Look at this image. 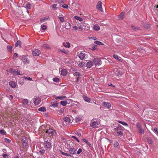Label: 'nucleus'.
Wrapping results in <instances>:
<instances>
[{"mask_svg":"<svg viewBox=\"0 0 158 158\" xmlns=\"http://www.w3.org/2000/svg\"><path fill=\"white\" fill-rule=\"evenodd\" d=\"M41 101V99L39 98H37L35 99L34 101V103L35 105H38L40 104Z\"/></svg>","mask_w":158,"mask_h":158,"instance_id":"16","label":"nucleus"},{"mask_svg":"<svg viewBox=\"0 0 158 158\" xmlns=\"http://www.w3.org/2000/svg\"><path fill=\"white\" fill-rule=\"evenodd\" d=\"M4 140L6 142L8 143H10L11 142V140H10L9 139H8L7 138H5L4 139Z\"/></svg>","mask_w":158,"mask_h":158,"instance_id":"53","label":"nucleus"},{"mask_svg":"<svg viewBox=\"0 0 158 158\" xmlns=\"http://www.w3.org/2000/svg\"><path fill=\"white\" fill-rule=\"evenodd\" d=\"M23 77L24 79H27L28 81H32V79L31 78H30V77H29L24 76V77Z\"/></svg>","mask_w":158,"mask_h":158,"instance_id":"43","label":"nucleus"},{"mask_svg":"<svg viewBox=\"0 0 158 158\" xmlns=\"http://www.w3.org/2000/svg\"><path fill=\"white\" fill-rule=\"evenodd\" d=\"M94 29L96 31H98L100 30V27L98 25L95 24L94 26Z\"/></svg>","mask_w":158,"mask_h":158,"instance_id":"24","label":"nucleus"},{"mask_svg":"<svg viewBox=\"0 0 158 158\" xmlns=\"http://www.w3.org/2000/svg\"><path fill=\"white\" fill-rule=\"evenodd\" d=\"M124 13L123 12H122L120 15H119L118 18L119 19H123Z\"/></svg>","mask_w":158,"mask_h":158,"instance_id":"25","label":"nucleus"},{"mask_svg":"<svg viewBox=\"0 0 158 158\" xmlns=\"http://www.w3.org/2000/svg\"><path fill=\"white\" fill-rule=\"evenodd\" d=\"M113 56L115 59L119 61H122L121 59L118 57L117 55H114Z\"/></svg>","mask_w":158,"mask_h":158,"instance_id":"33","label":"nucleus"},{"mask_svg":"<svg viewBox=\"0 0 158 158\" xmlns=\"http://www.w3.org/2000/svg\"><path fill=\"white\" fill-rule=\"evenodd\" d=\"M45 148L47 150H50L51 149L52 146L51 143L48 141H45L44 142V144Z\"/></svg>","mask_w":158,"mask_h":158,"instance_id":"5","label":"nucleus"},{"mask_svg":"<svg viewBox=\"0 0 158 158\" xmlns=\"http://www.w3.org/2000/svg\"><path fill=\"white\" fill-rule=\"evenodd\" d=\"M147 141L148 143L150 144H152L153 143L152 139L150 137H148L147 138Z\"/></svg>","mask_w":158,"mask_h":158,"instance_id":"29","label":"nucleus"},{"mask_svg":"<svg viewBox=\"0 0 158 158\" xmlns=\"http://www.w3.org/2000/svg\"><path fill=\"white\" fill-rule=\"evenodd\" d=\"M100 123L98 121H92L90 123V126L93 128H97L99 127Z\"/></svg>","mask_w":158,"mask_h":158,"instance_id":"4","label":"nucleus"},{"mask_svg":"<svg viewBox=\"0 0 158 158\" xmlns=\"http://www.w3.org/2000/svg\"><path fill=\"white\" fill-rule=\"evenodd\" d=\"M74 18L76 19H77V20H79L80 21H82V20H83L81 18H80V17L77 16H75L74 17Z\"/></svg>","mask_w":158,"mask_h":158,"instance_id":"41","label":"nucleus"},{"mask_svg":"<svg viewBox=\"0 0 158 158\" xmlns=\"http://www.w3.org/2000/svg\"><path fill=\"white\" fill-rule=\"evenodd\" d=\"M0 134L2 135H5L6 134V132L4 130H0Z\"/></svg>","mask_w":158,"mask_h":158,"instance_id":"38","label":"nucleus"},{"mask_svg":"<svg viewBox=\"0 0 158 158\" xmlns=\"http://www.w3.org/2000/svg\"><path fill=\"white\" fill-rule=\"evenodd\" d=\"M85 56H86L87 57L88 56L86 54L83 52L80 53L78 56L79 57L81 60H84L85 57Z\"/></svg>","mask_w":158,"mask_h":158,"instance_id":"9","label":"nucleus"},{"mask_svg":"<svg viewBox=\"0 0 158 158\" xmlns=\"http://www.w3.org/2000/svg\"><path fill=\"white\" fill-rule=\"evenodd\" d=\"M64 112V110L61 109L59 110V112L61 113H62Z\"/></svg>","mask_w":158,"mask_h":158,"instance_id":"60","label":"nucleus"},{"mask_svg":"<svg viewBox=\"0 0 158 158\" xmlns=\"http://www.w3.org/2000/svg\"><path fill=\"white\" fill-rule=\"evenodd\" d=\"M114 146L115 148H118V143L117 142H115L114 144Z\"/></svg>","mask_w":158,"mask_h":158,"instance_id":"44","label":"nucleus"},{"mask_svg":"<svg viewBox=\"0 0 158 158\" xmlns=\"http://www.w3.org/2000/svg\"><path fill=\"white\" fill-rule=\"evenodd\" d=\"M78 28V27L76 26H75L73 27V28L75 30H77Z\"/></svg>","mask_w":158,"mask_h":158,"instance_id":"61","label":"nucleus"},{"mask_svg":"<svg viewBox=\"0 0 158 158\" xmlns=\"http://www.w3.org/2000/svg\"><path fill=\"white\" fill-rule=\"evenodd\" d=\"M114 73L118 76H121L122 74V72L120 69H114Z\"/></svg>","mask_w":158,"mask_h":158,"instance_id":"7","label":"nucleus"},{"mask_svg":"<svg viewBox=\"0 0 158 158\" xmlns=\"http://www.w3.org/2000/svg\"><path fill=\"white\" fill-rule=\"evenodd\" d=\"M42 47L44 49H48L50 48L49 46L47 44H44L42 45Z\"/></svg>","mask_w":158,"mask_h":158,"instance_id":"28","label":"nucleus"},{"mask_svg":"<svg viewBox=\"0 0 158 158\" xmlns=\"http://www.w3.org/2000/svg\"><path fill=\"white\" fill-rule=\"evenodd\" d=\"M39 111L44 112L46 110V109L44 107H42L38 109Z\"/></svg>","mask_w":158,"mask_h":158,"instance_id":"30","label":"nucleus"},{"mask_svg":"<svg viewBox=\"0 0 158 158\" xmlns=\"http://www.w3.org/2000/svg\"><path fill=\"white\" fill-rule=\"evenodd\" d=\"M85 25L86 24H85V26L81 25L79 26V28L80 29L84 30H89V27H87V29H85Z\"/></svg>","mask_w":158,"mask_h":158,"instance_id":"21","label":"nucleus"},{"mask_svg":"<svg viewBox=\"0 0 158 158\" xmlns=\"http://www.w3.org/2000/svg\"><path fill=\"white\" fill-rule=\"evenodd\" d=\"M3 157H4V158H8V157H6V156H8V155L6 154H4L3 155H2Z\"/></svg>","mask_w":158,"mask_h":158,"instance_id":"57","label":"nucleus"},{"mask_svg":"<svg viewBox=\"0 0 158 158\" xmlns=\"http://www.w3.org/2000/svg\"><path fill=\"white\" fill-rule=\"evenodd\" d=\"M47 19L46 18H41L40 19V22L41 23L44 22L46 21V20Z\"/></svg>","mask_w":158,"mask_h":158,"instance_id":"36","label":"nucleus"},{"mask_svg":"<svg viewBox=\"0 0 158 158\" xmlns=\"http://www.w3.org/2000/svg\"><path fill=\"white\" fill-rule=\"evenodd\" d=\"M82 151V149L81 148H79L77 151V154H79Z\"/></svg>","mask_w":158,"mask_h":158,"instance_id":"51","label":"nucleus"},{"mask_svg":"<svg viewBox=\"0 0 158 158\" xmlns=\"http://www.w3.org/2000/svg\"><path fill=\"white\" fill-rule=\"evenodd\" d=\"M63 45L65 47L69 48L70 47V43L69 42L64 43Z\"/></svg>","mask_w":158,"mask_h":158,"instance_id":"26","label":"nucleus"},{"mask_svg":"<svg viewBox=\"0 0 158 158\" xmlns=\"http://www.w3.org/2000/svg\"><path fill=\"white\" fill-rule=\"evenodd\" d=\"M39 152L42 155H43V154L44 152H45V150H40V151H39Z\"/></svg>","mask_w":158,"mask_h":158,"instance_id":"56","label":"nucleus"},{"mask_svg":"<svg viewBox=\"0 0 158 158\" xmlns=\"http://www.w3.org/2000/svg\"><path fill=\"white\" fill-rule=\"evenodd\" d=\"M58 17L61 22H64V19L63 17L59 16Z\"/></svg>","mask_w":158,"mask_h":158,"instance_id":"40","label":"nucleus"},{"mask_svg":"<svg viewBox=\"0 0 158 158\" xmlns=\"http://www.w3.org/2000/svg\"><path fill=\"white\" fill-rule=\"evenodd\" d=\"M102 105L104 107L108 108H110L111 107V105L110 103L105 102H104L102 103Z\"/></svg>","mask_w":158,"mask_h":158,"instance_id":"12","label":"nucleus"},{"mask_svg":"<svg viewBox=\"0 0 158 158\" xmlns=\"http://www.w3.org/2000/svg\"><path fill=\"white\" fill-rule=\"evenodd\" d=\"M61 154L64 155L66 156H71V155L67 153H65L64 152H62Z\"/></svg>","mask_w":158,"mask_h":158,"instance_id":"47","label":"nucleus"},{"mask_svg":"<svg viewBox=\"0 0 158 158\" xmlns=\"http://www.w3.org/2000/svg\"><path fill=\"white\" fill-rule=\"evenodd\" d=\"M67 97L65 96H57L55 97V98L56 100L59 99L61 100H62L65 99Z\"/></svg>","mask_w":158,"mask_h":158,"instance_id":"20","label":"nucleus"},{"mask_svg":"<svg viewBox=\"0 0 158 158\" xmlns=\"http://www.w3.org/2000/svg\"><path fill=\"white\" fill-rule=\"evenodd\" d=\"M45 133H47L49 136H52L55 135L56 132L54 130L52 129H49L45 131Z\"/></svg>","mask_w":158,"mask_h":158,"instance_id":"2","label":"nucleus"},{"mask_svg":"<svg viewBox=\"0 0 158 158\" xmlns=\"http://www.w3.org/2000/svg\"><path fill=\"white\" fill-rule=\"evenodd\" d=\"M137 128L139 130V132L140 134H143L144 133L143 130L142 129L141 126L139 124L137 125Z\"/></svg>","mask_w":158,"mask_h":158,"instance_id":"11","label":"nucleus"},{"mask_svg":"<svg viewBox=\"0 0 158 158\" xmlns=\"http://www.w3.org/2000/svg\"><path fill=\"white\" fill-rule=\"evenodd\" d=\"M82 140L84 141V142H85V143H88V140L85 139H82Z\"/></svg>","mask_w":158,"mask_h":158,"instance_id":"59","label":"nucleus"},{"mask_svg":"<svg viewBox=\"0 0 158 158\" xmlns=\"http://www.w3.org/2000/svg\"><path fill=\"white\" fill-rule=\"evenodd\" d=\"M53 81L55 82H57L59 80V79L58 78H55L53 79Z\"/></svg>","mask_w":158,"mask_h":158,"instance_id":"55","label":"nucleus"},{"mask_svg":"<svg viewBox=\"0 0 158 158\" xmlns=\"http://www.w3.org/2000/svg\"><path fill=\"white\" fill-rule=\"evenodd\" d=\"M22 142L23 145H26L27 144V141L26 138L25 137L22 138Z\"/></svg>","mask_w":158,"mask_h":158,"instance_id":"23","label":"nucleus"},{"mask_svg":"<svg viewBox=\"0 0 158 158\" xmlns=\"http://www.w3.org/2000/svg\"><path fill=\"white\" fill-rule=\"evenodd\" d=\"M154 131L158 135V131H157V129L156 128H155L154 129Z\"/></svg>","mask_w":158,"mask_h":158,"instance_id":"62","label":"nucleus"},{"mask_svg":"<svg viewBox=\"0 0 158 158\" xmlns=\"http://www.w3.org/2000/svg\"><path fill=\"white\" fill-rule=\"evenodd\" d=\"M9 85L13 88H15L16 87V84L15 83V82L13 81H10L9 82Z\"/></svg>","mask_w":158,"mask_h":158,"instance_id":"17","label":"nucleus"},{"mask_svg":"<svg viewBox=\"0 0 158 158\" xmlns=\"http://www.w3.org/2000/svg\"><path fill=\"white\" fill-rule=\"evenodd\" d=\"M41 29L43 30H46L47 29V26L44 25H42L41 26Z\"/></svg>","mask_w":158,"mask_h":158,"instance_id":"37","label":"nucleus"},{"mask_svg":"<svg viewBox=\"0 0 158 158\" xmlns=\"http://www.w3.org/2000/svg\"><path fill=\"white\" fill-rule=\"evenodd\" d=\"M94 43L98 45H103V44L102 42L99 41H96Z\"/></svg>","mask_w":158,"mask_h":158,"instance_id":"45","label":"nucleus"},{"mask_svg":"<svg viewBox=\"0 0 158 158\" xmlns=\"http://www.w3.org/2000/svg\"><path fill=\"white\" fill-rule=\"evenodd\" d=\"M21 42L20 40H18L16 44H15L16 46H17L18 45H20L21 44Z\"/></svg>","mask_w":158,"mask_h":158,"instance_id":"50","label":"nucleus"},{"mask_svg":"<svg viewBox=\"0 0 158 158\" xmlns=\"http://www.w3.org/2000/svg\"><path fill=\"white\" fill-rule=\"evenodd\" d=\"M40 53V51L37 49H35L32 51L33 54L35 56H39Z\"/></svg>","mask_w":158,"mask_h":158,"instance_id":"6","label":"nucleus"},{"mask_svg":"<svg viewBox=\"0 0 158 158\" xmlns=\"http://www.w3.org/2000/svg\"><path fill=\"white\" fill-rule=\"evenodd\" d=\"M67 23H66L65 24V25H62V27H60L62 29V31H63V32L64 31H66V30L67 29H69L70 28V23H69L68 24H69V27H67L66 24Z\"/></svg>","mask_w":158,"mask_h":158,"instance_id":"8","label":"nucleus"},{"mask_svg":"<svg viewBox=\"0 0 158 158\" xmlns=\"http://www.w3.org/2000/svg\"><path fill=\"white\" fill-rule=\"evenodd\" d=\"M84 64L85 63L83 61H82L78 64V66L80 68H81L84 65Z\"/></svg>","mask_w":158,"mask_h":158,"instance_id":"34","label":"nucleus"},{"mask_svg":"<svg viewBox=\"0 0 158 158\" xmlns=\"http://www.w3.org/2000/svg\"><path fill=\"white\" fill-rule=\"evenodd\" d=\"M69 153L71 154H75L76 151L75 148H69Z\"/></svg>","mask_w":158,"mask_h":158,"instance_id":"13","label":"nucleus"},{"mask_svg":"<svg viewBox=\"0 0 158 158\" xmlns=\"http://www.w3.org/2000/svg\"><path fill=\"white\" fill-rule=\"evenodd\" d=\"M26 7L28 9H30L31 7V5L30 4L27 3L26 5Z\"/></svg>","mask_w":158,"mask_h":158,"instance_id":"46","label":"nucleus"},{"mask_svg":"<svg viewBox=\"0 0 158 158\" xmlns=\"http://www.w3.org/2000/svg\"><path fill=\"white\" fill-rule=\"evenodd\" d=\"M72 138H74V139H76V140H77V141L78 142H79V140L78 139H77V138L76 136H72Z\"/></svg>","mask_w":158,"mask_h":158,"instance_id":"54","label":"nucleus"},{"mask_svg":"<svg viewBox=\"0 0 158 158\" xmlns=\"http://www.w3.org/2000/svg\"><path fill=\"white\" fill-rule=\"evenodd\" d=\"M63 119L64 121L69 123H71L73 121L72 119H71L70 118L67 117L64 118Z\"/></svg>","mask_w":158,"mask_h":158,"instance_id":"18","label":"nucleus"},{"mask_svg":"<svg viewBox=\"0 0 158 158\" xmlns=\"http://www.w3.org/2000/svg\"><path fill=\"white\" fill-rule=\"evenodd\" d=\"M77 135L78 136H81V134L80 133H78V132H77L76 133Z\"/></svg>","mask_w":158,"mask_h":158,"instance_id":"64","label":"nucleus"},{"mask_svg":"<svg viewBox=\"0 0 158 158\" xmlns=\"http://www.w3.org/2000/svg\"><path fill=\"white\" fill-rule=\"evenodd\" d=\"M58 103H53L52 104V103L51 105H50V106L51 107H57L58 106Z\"/></svg>","mask_w":158,"mask_h":158,"instance_id":"35","label":"nucleus"},{"mask_svg":"<svg viewBox=\"0 0 158 158\" xmlns=\"http://www.w3.org/2000/svg\"><path fill=\"white\" fill-rule=\"evenodd\" d=\"M91 39H93L94 40H96L97 39V38L96 37H94V36L91 37Z\"/></svg>","mask_w":158,"mask_h":158,"instance_id":"63","label":"nucleus"},{"mask_svg":"<svg viewBox=\"0 0 158 158\" xmlns=\"http://www.w3.org/2000/svg\"><path fill=\"white\" fill-rule=\"evenodd\" d=\"M7 49L8 51H10L12 50V47L11 46H7Z\"/></svg>","mask_w":158,"mask_h":158,"instance_id":"48","label":"nucleus"},{"mask_svg":"<svg viewBox=\"0 0 158 158\" xmlns=\"http://www.w3.org/2000/svg\"><path fill=\"white\" fill-rule=\"evenodd\" d=\"M62 7L64 8H68V5L67 4H64L62 6Z\"/></svg>","mask_w":158,"mask_h":158,"instance_id":"52","label":"nucleus"},{"mask_svg":"<svg viewBox=\"0 0 158 158\" xmlns=\"http://www.w3.org/2000/svg\"><path fill=\"white\" fill-rule=\"evenodd\" d=\"M83 98L84 99V100L86 102H90L91 101V100L88 97H87L83 95Z\"/></svg>","mask_w":158,"mask_h":158,"instance_id":"19","label":"nucleus"},{"mask_svg":"<svg viewBox=\"0 0 158 158\" xmlns=\"http://www.w3.org/2000/svg\"><path fill=\"white\" fill-rule=\"evenodd\" d=\"M94 64L95 65H99L102 64L101 60L99 58H94L93 60Z\"/></svg>","mask_w":158,"mask_h":158,"instance_id":"3","label":"nucleus"},{"mask_svg":"<svg viewBox=\"0 0 158 158\" xmlns=\"http://www.w3.org/2000/svg\"><path fill=\"white\" fill-rule=\"evenodd\" d=\"M131 27L133 30L135 31H138V30H140V28L138 27H135L134 26H131Z\"/></svg>","mask_w":158,"mask_h":158,"instance_id":"27","label":"nucleus"},{"mask_svg":"<svg viewBox=\"0 0 158 158\" xmlns=\"http://www.w3.org/2000/svg\"><path fill=\"white\" fill-rule=\"evenodd\" d=\"M124 126H128V124L127 123L124 122H123L122 123Z\"/></svg>","mask_w":158,"mask_h":158,"instance_id":"58","label":"nucleus"},{"mask_svg":"<svg viewBox=\"0 0 158 158\" xmlns=\"http://www.w3.org/2000/svg\"><path fill=\"white\" fill-rule=\"evenodd\" d=\"M58 5L56 4H54L52 6V8L54 10L56 9L57 8L59 7V6L57 7Z\"/></svg>","mask_w":158,"mask_h":158,"instance_id":"39","label":"nucleus"},{"mask_svg":"<svg viewBox=\"0 0 158 158\" xmlns=\"http://www.w3.org/2000/svg\"><path fill=\"white\" fill-rule=\"evenodd\" d=\"M60 104L63 106H65L68 102L67 101H62L60 102Z\"/></svg>","mask_w":158,"mask_h":158,"instance_id":"31","label":"nucleus"},{"mask_svg":"<svg viewBox=\"0 0 158 158\" xmlns=\"http://www.w3.org/2000/svg\"><path fill=\"white\" fill-rule=\"evenodd\" d=\"M61 73L63 76H65L67 73V71L65 69H62L61 71Z\"/></svg>","mask_w":158,"mask_h":158,"instance_id":"22","label":"nucleus"},{"mask_svg":"<svg viewBox=\"0 0 158 158\" xmlns=\"http://www.w3.org/2000/svg\"><path fill=\"white\" fill-rule=\"evenodd\" d=\"M124 128L120 125L118 126L114 129L115 132L117 133L118 136H122L123 134Z\"/></svg>","mask_w":158,"mask_h":158,"instance_id":"1","label":"nucleus"},{"mask_svg":"<svg viewBox=\"0 0 158 158\" xmlns=\"http://www.w3.org/2000/svg\"><path fill=\"white\" fill-rule=\"evenodd\" d=\"M74 76H80V74L79 72H75L73 73Z\"/></svg>","mask_w":158,"mask_h":158,"instance_id":"49","label":"nucleus"},{"mask_svg":"<svg viewBox=\"0 0 158 158\" xmlns=\"http://www.w3.org/2000/svg\"><path fill=\"white\" fill-rule=\"evenodd\" d=\"M28 103V100L27 99H24L22 101V103L23 105H27Z\"/></svg>","mask_w":158,"mask_h":158,"instance_id":"32","label":"nucleus"},{"mask_svg":"<svg viewBox=\"0 0 158 158\" xmlns=\"http://www.w3.org/2000/svg\"><path fill=\"white\" fill-rule=\"evenodd\" d=\"M64 0H55L56 2H58V3H63L64 2Z\"/></svg>","mask_w":158,"mask_h":158,"instance_id":"42","label":"nucleus"},{"mask_svg":"<svg viewBox=\"0 0 158 158\" xmlns=\"http://www.w3.org/2000/svg\"><path fill=\"white\" fill-rule=\"evenodd\" d=\"M21 60L23 63L25 64L26 63H29V60H28L27 58L26 57H23L21 59Z\"/></svg>","mask_w":158,"mask_h":158,"instance_id":"15","label":"nucleus"},{"mask_svg":"<svg viewBox=\"0 0 158 158\" xmlns=\"http://www.w3.org/2000/svg\"><path fill=\"white\" fill-rule=\"evenodd\" d=\"M93 65V62L92 61H89L86 64V67L87 68H90Z\"/></svg>","mask_w":158,"mask_h":158,"instance_id":"14","label":"nucleus"},{"mask_svg":"<svg viewBox=\"0 0 158 158\" xmlns=\"http://www.w3.org/2000/svg\"><path fill=\"white\" fill-rule=\"evenodd\" d=\"M102 3L101 1H99L97 5V9H98L100 11H102Z\"/></svg>","mask_w":158,"mask_h":158,"instance_id":"10","label":"nucleus"}]
</instances>
